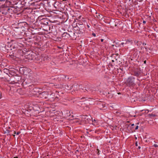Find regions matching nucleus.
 Returning <instances> with one entry per match:
<instances>
[{
  "mask_svg": "<svg viewBox=\"0 0 158 158\" xmlns=\"http://www.w3.org/2000/svg\"><path fill=\"white\" fill-rule=\"evenodd\" d=\"M139 148H140V147H139Z\"/></svg>",
  "mask_w": 158,
  "mask_h": 158,
  "instance_id": "obj_30",
  "label": "nucleus"
},
{
  "mask_svg": "<svg viewBox=\"0 0 158 158\" xmlns=\"http://www.w3.org/2000/svg\"><path fill=\"white\" fill-rule=\"evenodd\" d=\"M134 125V124H131V126H133Z\"/></svg>",
  "mask_w": 158,
  "mask_h": 158,
  "instance_id": "obj_25",
  "label": "nucleus"
},
{
  "mask_svg": "<svg viewBox=\"0 0 158 158\" xmlns=\"http://www.w3.org/2000/svg\"><path fill=\"white\" fill-rule=\"evenodd\" d=\"M94 121H96V120H95V119H94Z\"/></svg>",
  "mask_w": 158,
  "mask_h": 158,
  "instance_id": "obj_29",
  "label": "nucleus"
},
{
  "mask_svg": "<svg viewBox=\"0 0 158 158\" xmlns=\"http://www.w3.org/2000/svg\"><path fill=\"white\" fill-rule=\"evenodd\" d=\"M101 42H103V39H101Z\"/></svg>",
  "mask_w": 158,
  "mask_h": 158,
  "instance_id": "obj_19",
  "label": "nucleus"
},
{
  "mask_svg": "<svg viewBox=\"0 0 158 158\" xmlns=\"http://www.w3.org/2000/svg\"><path fill=\"white\" fill-rule=\"evenodd\" d=\"M99 150L98 149H97V154L98 155L99 154Z\"/></svg>",
  "mask_w": 158,
  "mask_h": 158,
  "instance_id": "obj_9",
  "label": "nucleus"
},
{
  "mask_svg": "<svg viewBox=\"0 0 158 158\" xmlns=\"http://www.w3.org/2000/svg\"><path fill=\"white\" fill-rule=\"evenodd\" d=\"M113 46H114V45H112Z\"/></svg>",
  "mask_w": 158,
  "mask_h": 158,
  "instance_id": "obj_31",
  "label": "nucleus"
},
{
  "mask_svg": "<svg viewBox=\"0 0 158 158\" xmlns=\"http://www.w3.org/2000/svg\"><path fill=\"white\" fill-rule=\"evenodd\" d=\"M121 44L122 45H123V44H124V43H122Z\"/></svg>",
  "mask_w": 158,
  "mask_h": 158,
  "instance_id": "obj_22",
  "label": "nucleus"
},
{
  "mask_svg": "<svg viewBox=\"0 0 158 158\" xmlns=\"http://www.w3.org/2000/svg\"><path fill=\"white\" fill-rule=\"evenodd\" d=\"M135 145L136 146H138V144H137V142H136V143H135Z\"/></svg>",
  "mask_w": 158,
  "mask_h": 158,
  "instance_id": "obj_14",
  "label": "nucleus"
},
{
  "mask_svg": "<svg viewBox=\"0 0 158 158\" xmlns=\"http://www.w3.org/2000/svg\"><path fill=\"white\" fill-rule=\"evenodd\" d=\"M143 45H146V44H145L144 43H143Z\"/></svg>",
  "mask_w": 158,
  "mask_h": 158,
  "instance_id": "obj_21",
  "label": "nucleus"
},
{
  "mask_svg": "<svg viewBox=\"0 0 158 158\" xmlns=\"http://www.w3.org/2000/svg\"><path fill=\"white\" fill-rule=\"evenodd\" d=\"M134 78L132 77L128 78L127 81V83L128 85L130 86L133 85L134 84Z\"/></svg>",
  "mask_w": 158,
  "mask_h": 158,
  "instance_id": "obj_4",
  "label": "nucleus"
},
{
  "mask_svg": "<svg viewBox=\"0 0 158 158\" xmlns=\"http://www.w3.org/2000/svg\"><path fill=\"white\" fill-rule=\"evenodd\" d=\"M146 63V60L144 61V64H145V63Z\"/></svg>",
  "mask_w": 158,
  "mask_h": 158,
  "instance_id": "obj_23",
  "label": "nucleus"
},
{
  "mask_svg": "<svg viewBox=\"0 0 158 158\" xmlns=\"http://www.w3.org/2000/svg\"><path fill=\"white\" fill-rule=\"evenodd\" d=\"M14 158H18L17 157H14Z\"/></svg>",
  "mask_w": 158,
  "mask_h": 158,
  "instance_id": "obj_26",
  "label": "nucleus"
},
{
  "mask_svg": "<svg viewBox=\"0 0 158 158\" xmlns=\"http://www.w3.org/2000/svg\"><path fill=\"white\" fill-rule=\"evenodd\" d=\"M146 23V22L145 21H143V23Z\"/></svg>",
  "mask_w": 158,
  "mask_h": 158,
  "instance_id": "obj_18",
  "label": "nucleus"
},
{
  "mask_svg": "<svg viewBox=\"0 0 158 158\" xmlns=\"http://www.w3.org/2000/svg\"><path fill=\"white\" fill-rule=\"evenodd\" d=\"M13 136H15V135H13Z\"/></svg>",
  "mask_w": 158,
  "mask_h": 158,
  "instance_id": "obj_32",
  "label": "nucleus"
},
{
  "mask_svg": "<svg viewBox=\"0 0 158 158\" xmlns=\"http://www.w3.org/2000/svg\"><path fill=\"white\" fill-rule=\"evenodd\" d=\"M49 94L48 92H44L40 94L39 97L47 99Z\"/></svg>",
  "mask_w": 158,
  "mask_h": 158,
  "instance_id": "obj_3",
  "label": "nucleus"
},
{
  "mask_svg": "<svg viewBox=\"0 0 158 158\" xmlns=\"http://www.w3.org/2000/svg\"><path fill=\"white\" fill-rule=\"evenodd\" d=\"M128 42H130V41L128 40L127 41H126V42L125 43V44H127Z\"/></svg>",
  "mask_w": 158,
  "mask_h": 158,
  "instance_id": "obj_15",
  "label": "nucleus"
},
{
  "mask_svg": "<svg viewBox=\"0 0 158 158\" xmlns=\"http://www.w3.org/2000/svg\"><path fill=\"white\" fill-rule=\"evenodd\" d=\"M129 1H130L131 0H129Z\"/></svg>",
  "mask_w": 158,
  "mask_h": 158,
  "instance_id": "obj_33",
  "label": "nucleus"
},
{
  "mask_svg": "<svg viewBox=\"0 0 158 158\" xmlns=\"http://www.w3.org/2000/svg\"><path fill=\"white\" fill-rule=\"evenodd\" d=\"M18 81V80L17 81H16V82H17V81Z\"/></svg>",
  "mask_w": 158,
  "mask_h": 158,
  "instance_id": "obj_28",
  "label": "nucleus"
},
{
  "mask_svg": "<svg viewBox=\"0 0 158 158\" xmlns=\"http://www.w3.org/2000/svg\"><path fill=\"white\" fill-rule=\"evenodd\" d=\"M1 92H0V99L1 98Z\"/></svg>",
  "mask_w": 158,
  "mask_h": 158,
  "instance_id": "obj_17",
  "label": "nucleus"
},
{
  "mask_svg": "<svg viewBox=\"0 0 158 158\" xmlns=\"http://www.w3.org/2000/svg\"><path fill=\"white\" fill-rule=\"evenodd\" d=\"M145 49L146 50V51H147V48L146 47H145Z\"/></svg>",
  "mask_w": 158,
  "mask_h": 158,
  "instance_id": "obj_20",
  "label": "nucleus"
},
{
  "mask_svg": "<svg viewBox=\"0 0 158 158\" xmlns=\"http://www.w3.org/2000/svg\"><path fill=\"white\" fill-rule=\"evenodd\" d=\"M55 101H58L59 100L57 96L55 97V98H54Z\"/></svg>",
  "mask_w": 158,
  "mask_h": 158,
  "instance_id": "obj_8",
  "label": "nucleus"
},
{
  "mask_svg": "<svg viewBox=\"0 0 158 158\" xmlns=\"http://www.w3.org/2000/svg\"><path fill=\"white\" fill-rule=\"evenodd\" d=\"M92 35H93L94 36V37H95V36H96V34H95V33H93L92 34Z\"/></svg>",
  "mask_w": 158,
  "mask_h": 158,
  "instance_id": "obj_13",
  "label": "nucleus"
},
{
  "mask_svg": "<svg viewBox=\"0 0 158 158\" xmlns=\"http://www.w3.org/2000/svg\"><path fill=\"white\" fill-rule=\"evenodd\" d=\"M154 146L155 147H157L158 146L157 145V144H155L154 145Z\"/></svg>",
  "mask_w": 158,
  "mask_h": 158,
  "instance_id": "obj_12",
  "label": "nucleus"
},
{
  "mask_svg": "<svg viewBox=\"0 0 158 158\" xmlns=\"http://www.w3.org/2000/svg\"><path fill=\"white\" fill-rule=\"evenodd\" d=\"M82 121V118L81 116L78 118H76L74 119L73 122L76 123L77 124H83Z\"/></svg>",
  "mask_w": 158,
  "mask_h": 158,
  "instance_id": "obj_5",
  "label": "nucleus"
},
{
  "mask_svg": "<svg viewBox=\"0 0 158 158\" xmlns=\"http://www.w3.org/2000/svg\"><path fill=\"white\" fill-rule=\"evenodd\" d=\"M55 98V96L53 94H51L50 96H49L48 100L51 102H53L55 101L54 98Z\"/></svg>",
  "mask_w": 158,
  "mask_h": 158,
  "instance_id": "obj_6",
  "label": "nucleus"
},
{
  "mask_svg": "<svg viewBox=\"0 0 158 158\" xmlns=\"http://www.w3.org/2000/svg\"><path fill=\"white\" fill-rule=\"evenodd\" d=\"M12 11V10L10 8H2L0 11V12L4 15H6L8 12L10 13Z\"/></svg>",
  "mask_w": 158,
  "mask_h": 158,
  "instance_id": "obj_2",
  "label": "nucleus"
},
{
  "mask_svg": "<svg viewBox=\"0 0 158 158\" xmlns=\"http://www.w3.org/2000/svg\"><path fill=\"white\" fill-rule=\"evenodd\" d=\"M138 127H139L138 126H136L135 128V129L136 130L138 129Z\"/></svg>",
  "mask_w": 158,
  "mask_h": 158,
  "instance_id": "obj_10",
  "label": "nucleus"
},
{
  "mask_svg": "<svg viewBox=\"0 0 158 158\" xmlns=\"http://www.w3.org/2000/svg\"><path fill=\"white\" fill-rule=\"evenodd\" d=\"M20 133V132H17V133H16L15 132V134H16L17 135H18Z\"/></svg>",
  "mask_w": 158,
  "mask_h": 158,
  "instance_id": "obj_11",
  "label": "nucleus"
},
{
  "mask_svg": "<svg viewBox=\"0 0 158 158\" xmlns=\"http://www.w3.org/2000/svg\"><path fill=\"white\" fill-rule=\"evenodd\" d=\"M82 118V121L83 123H89L91 119H92V118L90 116H88L87 115H83L81 116Z\"/></svg>",
  "mask_w": 158,
  "mask_h": 158,
  "instance_id": "obj_1",
  "label": "nucleus"
},
{
  "mask_svg": "<svg viewBox=\"0 0 158 158\" xmlns=\"http://www.w3.org/2000/svg\"><path fill=\"white\" fill-rule=\"evenodd\" d=\"M142 48H143V49L144 48H141V50H142Z\"/></svg>",
  "mask_w": 158,
  "mask_h": 158,
  "instance_id": "obj_27",
  "label": "nucleus"
},
{
  "mask_svg": "<svg viewBox=\"0 0 158 158\" xmlns=\"http://www.w3.org/2000/svg\"><path fill=\"white\" fill-rule=\"evenodd\" d=\"M17 1H19L22 5H25L28 0H17Z\"/></svg>",
  "mask_w": 158,
  "mask_h": 158,
  "instance_id": "obj_7",
  "label": "nucleus"
},
{
  "mask_svg": "<svg viewBox=\"0 0 158 158\" xmlns=\"http://www.w3.org/2000/svg\"><path fill=\"white\" fill-rule=\"evenodd\" d=\"M116 113H117V114H120V113H119V112H118V111H117V112H116Z\"/></svg>",
  "mask_w": 158,
  "mask_h": 158,
  "instance_id": "obj_16",
  "label": "nucleus"
},
{
  "mask_svg": "<svg viewBox=\"0 0 158 158\" xmlns=\"http://www.w3.org/2000/svg\"><path fill=\"white\" fill-rule=\"evenodd\" d=\"M85 98V97H83V98H82L81 99H84Z\"/></svg>",
  "mask_w": 158,
  "mask_h": 158,
  "instance_id": "obj_24",
  "label": "nucleus"
}]
</instances>
